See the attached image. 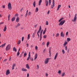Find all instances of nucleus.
Masks as SVG:
<instances>
[{
  "label": "nucleus",
  "mask_w": 77,
  "mask_h": 77,
  "mask_svg": "<svg viewBox=\"0 0 77 77\" xmlns=\"http://www.w3.org/2000/svg\"><path fill=\"white\" fill-rule=\"evenodd\" d=\"M7 28H6V25H5L4 29L3 30L4 32H5Z\"/></svg>",
  "instance_id": "2eb2a0df"
},
{
  "label": "nucleus",
  "mask_w": 77,
  "mask_h": 77,
  "mask_svg": "<svg viewBox=\"0 0 77 77\" xmlns=\"http://www.w3.org/2000/svg\"><path fill=\"white\" fill-rule=\"evenodd\" d=\"M49 44H50V42H48L47 44V47H48V45H49Z\"/></svg>",
  "instance_id": "473e14b6"
},
{
  "label": "nucleus",
  "mask_w": 77,
  "mask_h": 77,
  "mask_svg": "<svg viewBox=\"0 0 77 77\" xmlns=\"http://www.w3.org/2000/svg\"><path fill=\"white\" fill-rule=\"evenodd\" d=\"M35 37V33H33L32 35V38H34Z\"/></svg>",
  "instance_id": "de8ad7c7"
},
{
  "label": "nucleus",
  "mask_w": 77,
  "mask_h": 77,
  "mask_svg": "<svg viewBox=\"0 0 77 77\" xmlns=\"http://www.w3.org/2000/svg\"><path fill=\"white\" fill-rule=\"evenodd\" d=\"M50 14V11H48V12L47 13V14Z\"/></svg>",
  "instance_id": "69168bd1"
},
{
  "label": "nucleus",
  "mask_w": 77,
  "mask_h": 77,
  "mask_svg": "<svg viewBox=\"0 0 77 77\" xmlns=\"http://www.w3.org/2000/svg\"><path fill=\"white\" fill-rule=\"evenodd\" d=\"M76 20H77V17H74V20L72 19V21L73 22H75Z\"/></svg>",
  "instance_id": "f8f14e48"
},
{
  "label": "nucleus",
  "mask_w": 77,
  "mask_h": 77,
  "mask_svg": "<svg viewBox=\"0 0 77 77\" xmlns=\"http://www.w3.org/2000/svg\"><path fill=\"white\" fill-rule=\"evenodd\" d=\"M59 36V33L57 34V35H56V37H57V36Z\"/></svg>",
  "instance_id": "a18cd8bd"
},
{
  "label": "nucleus",
  "mask_w": 77,
  "mask_h": 77,
  "mask_svg": "<svg viewBox=\"0 0 77 77\" xmlns=\"http://www.w3.org/2000/svg\"><path fill=\"white\" fill-rule=\"evenodd\" d=\"M19 55H20V52H19V51H18L17 54V56L18 57Z\"/></svg>",
  "instance_id": "4c0bfd02"
},
{
  "label": "nucleus",
  "mask_w": 77,
  "mask_h": 77,
  "mask_svg": "<svg viewBox=\"0 0 77 77\" xmlns=\"http://www.w3.org/2000/svg\"><path fill=\"white\" fill-rule=\"evenodd\" d=\"M41 29H42V28H41V26H40V28L38 30H40L41 31Z\"/></svg>",
  "instance_id": "09e8293b"
},
{
  "label": "nucleus",
  "mask_w": 77,
  "mask_h": 77,
  "mask_svg": "<svg viewBox=\"0 0 77 77\" xmlns=\"http://www.w3.org/2000/svg\"><path fill=\"white\" fill-rule=\"evenodd\" d=\"M10 16H11V15L10 14H9L8 16V21H9V18H10Z\"/></svg>",
  "instance_id": "49530a36"
},
{
  "label": "nucleus",
  "mask_w": 77,
  "mask_h": 77,
  "mask_svg": "<svg viewBox=\"0 0 77 77\" xmlns=\"http://www.w3.org/2000/svg\"><path fill=\"white\" fill-rule=\"evenodd\" d=\"M26 68L28 69H30V67H29V64H27L26 65Z\"/></svg>",
  "instance_id": "9d476101"
},
{
  "label": "nucleus",
  "mask_w": 77,
  "mask_h": 77,
  "mask_svg": "<svg viewBox=\"0 0 77 77\" xmlns=\"http://www.w3.org/2000/svg\"><path fill=\"white\" fill-rule=\"evenodd\" d=\"M47 31V28H45V29L44 31L43 32V35H44L45 33V32H46Z\"/></svg>",
  "instance_id": "aec40b11"
},
{
  "label": "nucleus",
  "mask_w": 77,
  "mask_h": 77,
  "mask_svg": "<svg viewBox=\"0 0 77 77\" xmlns=\"http://www.w3.org/2000/svg\"><path fill=\"white\" fill-rule=\"evenodd\" d=\"M45 75L46 77H47V76H48V74H47V73H45Z\"/></svg>",
  "instance_id": "e2e57ef3"
},
{
  "label": "nucleus",
  "mask_w": 77,
  "mask_h": 77,
  "mask_svg": "<svg viewBox=\"0 0 77 77\" xmlns=\"http://www.w3.org/2000/svg\"><path fill=\"white\" fill-rule=\"evenodd\" d=\"M65 20H64L62 21H61L60 22V23L59 24V26H62L64 23H65Z\"/></svg>",
  "instance_id": "7ed1b4c3"
},
{
  "label": "nucleus",
  "mask_w": 77,
  "mask_h": 77,
  "mask_svg": "<svg viewBox=\"0 0 77 77\" xmlns=\"http://www.w3.org/2000/svg\"><path fill=\"white\" fill-rule=\"evenodd\" d=\"M39 11V9L38 7L36 8L35 9V12H38V11Z\"/></svg>",
  "instance_id": "6ab92c4d"
},
{
  "label": "nucleus",
  "mask_w": 77,
  "mask_h": 77,
  "mask_svg": "<svg viewBox=\"0 0 77 77\" xmlns=\"http://www.w3.org/2000/svg\"><path fill=\"white\" fill-rule=\"evenodd\" d=\"M58 74H61V71L60 70H59L58 71Z\"/></svg>",
  "instance_id": "c03bdc74"
},
{
  "label": "nucleus",
  "mask_w": 77,
  "mask_h": 77,
  "mask_svg": "<svg viewBox=\"0 0 77 77\" xmlns=\"http://www.w3.org/2000/svg\"><path fill=\"white\" fill-rule=\"evenodd\" d=\"M38 46H35V50H38Z\"/></svg>",
  "instance_id": "603ef678"
},
{
  "label": "nucleus",
  "mask_w": 77,
  "mask_h": 77,
  "mask_svg": "<svg viewBox=\"0 0 77 77\" xmlns=\"http://www.w3.org/2000/svg\"><path fill=\"white\" fill-rule=\"evenodd\" d=\"M46 25H48V21H46Z\"/></svg>",
  "instance_id": "8fccbe9b"
},
{
  "label": "nucleus",
  "mask_w": 77,
  "mask_h": 77,
  "mask_svg": "<svg viewBox=\"0 0 77 77\" xmlns=\"http://www.w3.org/2000/svg\"><path fill=\"white\" fill-rule=\"evenodd\" d=\"M39 68V65H37V69H38Z\"/></svg>",
  "instance_id": "3c124183"
},
{
  "label": "nucleus",
  "mask_w": 77,
  "mask_h": 77,
  "mask_svg": "<svg viewBox=\"0 0 77 77\" xmlns=\"http://www.w3.org/2000/svg\"><path fill=\"white\" fill-rule=\"evenodd\" d=\"M24 41V37H22V41Z\"/></svg>",
  "instance_id": "5fc2aeb1"
},
{
  "label": "nucleus",
  "mask_w": 77,
  "mask_h": 77,
  "mask_svg": "<svg viewBox=\"0 0 77 77\" xmlns=\"http://www.w3.org/2000/svg\"><path fill=\"white\" fill-rule=\"evenodd\" d=\"M43 32V29H42L40 33V35H42V33Z\"/></svg>",
  "instance_id": "e433bc0d"
},
{
  "label": "nucleus",
  "mask_w": 77,
  "mask_h": 77,
  "mask_svg": "<svg viewBox=\"0 0 77 77\" xmlns=\"http://www.w3.org/2000/svg\"><path fill=\"white\" fill-rule=\"evenodd\" d=\"M60 36L61 37L63 38L65 36V34L63 33V32H61L60 34Z\"/></svg>",
  "instance_id": "6e6552de"
},
{
  "label": "nucleus",
  "mask_w": 77,
  "mask_h": 77,
  "mask_svg": "<svg viewBox=\"0 0 77 77\" xmlns=\"http://www.w3.org/2000/svg\"><path fill=\"white\" fill-rule=\"evenodd\" d=\"M13 51H15V52H16V51H17V49H16V48H15V47H14L13 48Z\"/></svg>",
  "instance_id": "c756f323"
},
{
  "label": "nucleus",
  "mask_w": 77,
  "mask_h": 77,
  "mask_svg": "<svg viewBox=\"0 0 77 77\" xmlns=\"http://www.w3.org/2000/svg\"><path fill=\"white\" fill-rule=\"evenodd\" d=\"M30 59H31V57H30V52H29V53L28 57L26 60H29Z\"/></svg>",
  "instance_id": "39448f33"
},
{
  "label": "nucleus",
  "mask_w": 77,
  "mask_h": 77,
  "mask_svg": "<svg viewBox=\"0 0 77 77\" xmlns=\"http://www.w3.org/2000/svg\"><path fill=\"white\" fill-rule=\"evenodd\" d=\"M37 57H38V54H36L34 56V60H36Z\"/></svg>",
  "instance_id": "0eeeda50"
},
{
  "label": "nucleus",
  "mask_w": 77,
  "mask_h": 77,
  "mask_svg": "<svg viewBox=\"0 0 77 77\" xmlns=\"http://www.w3.org/2000/svg\"><path fill=\"white\" fill-rule=\"evenodd\" d=\"M22 71H27V69L23 68L22 69Z\"/></svg>",
  "instance_id": "f3484780"
},
{
  "label": "nucleus",
  "mask_w": 77,
  "mask_h": 77,
  "mask_svg": "<svg viewBox=\"0 0 77 77\" xmlns=\"http://www.w3.org/2000/svg\"><path fill=\"white\" fill-rule=\"evenodd\" d=\"M30 39V34H28L27 37V39L29 40Z\"/></svg>",
  "instance_id": "72a5a7b5"
},
{
  "label": "nucleus",
  "mask_w": 77,
  "mask_h": 77,
  "mask_svg": "<svg viewBox=\"0 0 77 77\" xmlns=\"http://www.w3.org/2000/svg\"><path fill=\"white\" fill-rule=\"evenodd\" d=\"M49 59H50L49 58H47L46 59L45 61V64H47V63H48Z\"/></svg>",
  "instance_id": "20e7f679"
},
{
  "label": "nucleus",
  "mask_w": 77,
  "mask_h": 77,
  "mask_svg": "<svg viewBox=\"0 0 77 77\" xmlns=\"http://www.w3.org/2000/svg\"><path fill=\"white\" fill-rule=\"evenodd\" d=\"M8 9L9 10H11L12 9V7L11 6V3L10 2L8 3Z\"/></svg>",
  "instance_id": "f03ea898"
},
{
  "label": "nucleus",
  "mask_w": 77,
  "mask_h": 77,
  "mask_svg": "<svg viewBox=\"0 0 77 77\" xmlns=\"http://www.w3.org/2000/svg\"><path fill=\"white\" fill-rule=\"evenodd\" d=\"M67 40L68 42H69V41H71V38H67Z\"/></svg>",
  "instance_id": "4be33fe9"
},
{
  "label": "nucleus",
  "mask_w": 77,
  "mask_h": 77,
  "mask_svg": "<svg viewBox=\"0 0 77 77\" xmlns=\"http://www.w3.org/2000/svg\"><path fill=\"white\" fill-rule=\"evenodd\" d=\"M38 36V38H39V33H37Z\"/></svg>",
  "instance_id": "6e6d98bb"
},
{
  "label": "nucleus",
  "mask_w": 77,
  "mask_h": 77,
  "mask_svg": "<svg viewBox=\"0 0 77 77\" xmlns=\"http://www.w3.org/2000/svg\"><path fill=\"white\" fill-rule=\"evenodd\" d=\"M28 15L29 16L30 15H31V12H29L28 13Z\"/></svg>",
  "instance_id": "37998d69"
},
{
  "label": "nucleus",
  "mask_w": 77,
  "mask_h": 77,
  "mask_svg": "<svg viewBox=\"0 0 77 77\" xmlns=\"http://www.w3.org/2000/svg\"><path fill=\"white\" fill-rule=\"evenodd\" d=\"M42 2V0H40L38 3V5H39V6H40V5H41Z\"/></svg>",
  "instance_id": "412c9836"
},
{
  "label": "nucleus",
  "mask_w": 77,
  "mask_h": 77,
  "mask_svg": "<svg viewBox=\"0 0 77 77\" xmlns=\"http://www.w3.org/2000/svg\"><path fill=\"white\" fill-rule=\"evenodd\" d=\"M9 74H10V70H8L6 72V75H8Z\"/></svg>",
  "instance_id": "423d86ee"
},
{
  "label": "nucleus",
  "mask_w": 77,
  "mask_h": 77,
  "mask_svg": "<svg viewBox=\"0 0 77 77\" xmlns=\"http://www.w3.org/2000/svg\"><path fill=\"white\" fill-rule=\"evenodd\" d=\"M15 66H16V64H14L12 66V70H13V69H14Z\"/></svg>",
  "instance_id": "ddd939ff"
},
{
  "label": "nucleus",
  "mask_w": 77,
  "mask_h": 77,
  "mask_svg": "<svg viewBox=\"0 0 77 77\" xmlns=\"http://www.w3.org/2000/svg\"><path fill=\"white\" fill-rule=\"evenodd\" d=\"M37 30V29H36L35 30L34 32V33H36V31Z\"/></svg>",
  "instance_id": "13d9d810"
},
{
  "label": "nucleus",
  "mask_w": 77,
  "mask_h": 77,
  "mask_svg": "<svg viewBox=\"0 0 77 77\" xmlns=\"http://www.w3.org/2000/svg\"><path fill=\"white\" fill-rule=\"evenodd\" d=\"M54 0H53V7H54Z\"/></svg>",
  "instance_id": "bb28decb"
},
{
  "label": "nucleus",
  "mask_w": 77,
  "mask_h": 77,
  "mask_svg": "<svg viewBox=\"0 0 77 77\" xmlns=\"http://www.w3.org/2000/svg\"><path fill=\"white\" fill-rule=\"evenodd\" d=\"M57 55H58V53H56V55L54 57V60H56V58H57Z\"/></svg>",
  "instance_id": "9b49d317"
},
{
  "label": "nucleus",
  "mask_w": 77,
  "mask_h": 77,
  "mask_svg": "<svg viewBox=\"0 0 77 77\" xmlns=\"http://www.w3.org/2000/svg\"><path fill=\"white\" fill-rule=\"evenodd\" d=\"M26 56H27V53L25 52L24 53L23 56L24 57H25Z\"/></svg>",
  "instance_id": "a878e982"
},
{
  "label": "nucleus",
  "mask_w": 77,
  "mask_h": 77,
  "mask_svg": "<svg viewBox=\"0 0 77 77\" xmlns=\"http://www.w3.org/2000/svg\"><path fill=\"white\" fill-rule=\"evenodd\" d=\"M62 52L63 53V54H64L65 53V50H64V49H63L62 50Z\"/></svg>",
  "instance_id": "7c9ffc66"
},
{
  "label": "nucleus",
  "mask_w": 77,
  "mask_h": 77,
  "mask_svg": "<svg viewBox=\"0 0 77 77\" xmlns=\"http://www.w3.org/2000/svg\"><path fill=\"white\" fill-rule=\"evenodd\" d=\"M66 36H68V32H67L66 33Z\"/></svg>",
  "instance_id": "680f3d73"
},
{
  "label": "nucleus",
  "mask_w": 77,
  "mask_h": 77,
  "mask_svg": "<svg viewBox=\"0 0 77 77\" xmlns=\"http://www.w3.org/2000/svg\"><path fill=\"white\" fill-rule=\"evenodd\" d=\"M4 23L3 22H1V23H0V25H1V24H4Z\"/></svg>",
  "instance_id": "774afa93"
},
{
  "label": "nucleus",
  "mask_w": 77,
  "mask_h": 77,
  "mask_svg": "<svg viewBox=\"0 0 77 77\" xmlns=\"http://www.w3.org/2000/svg\"><path fill=\"white\" fill-rule=\"evenodd\" d=\"M45 3L46 5V6H48V2L47 0H45Z\"/></svg>",
  "instance_id": "1a4fd4ad"
},
{
  "label": "nucleus",
  "mask_w": 77,
  "mask_h": 77,
  "mask_svg": "<svg viewBox=\"0 0 77 77\" xmlns=\"http://www.w3.org/2000/svg\"><path fill=\"white\" fill-rule=\"evenodd\" d=\"M11 45H10V44H9L6 48V51H8V50H9L11 49Z\"/></svg>",
  "instance_id": "f257e3e1"
},
{
  "label": "nucleus",
  "mask_w": 77,
  "mask_h": 77,
  "mask_svg": "<svg viewBox=\"0 0 77 77\" xmlns=\"http://www.w3.org/2000/svg\"><path fill=\"white\" fill-rule=\"evenodd\" d=\"M20 26V24L18 23L17 26H16V28H17V27H18V26Z\"/></svg>",
  "instance_id": "2f4dec72"
},
{
  "label": "nucleus",
  "mask_w": 77,
  "mask_h": 77,
  "mask_svg": "<svg viewBox=\"0 0 77 77\" xmlns=\"http://www.w3.org/2000/svg\"><path fill=\"white\" fill-rule=\"evenodd\" d=\"M67 44V42H65V43H64L63 45H64V46H65V45H66Z\"/></svg>",
  "instance_id": "f704fd0d"
},
{
  "label": "nucleus",
  "mask_w": 77,
  "mask_h": 77,
  "mask_svg": "<svg viewBox=\"0 0 77 77\" xmlns=\"http://www.w3.org/2000/svg\"><path fill=\"white\" fill-rule=\"evenodd\" d=\"M6 60H7V59H6L4 60L3 61V62H6Z\"/></svg>",
  "instance_id": "052dcab7"
},
{
  "label": "nucleus",
  "mask_w": 77,
  "mask_h": 77,
  "mask_svg": "<svg viewBox=\"0 0 77 77\" xmlns=\"http://www.w3.org/2000/svg\"><path fill=\"white\" fill-rule=\"evenodd\" d=\"M37 26V24H36L34 26V27L36 28Z\"/></svg>",
  "instance_id": "bf43d9fd"
},
{
  "label": "nucleus",
  "mask_w": 77,
  "mask_h": 77,
  "mask_svg": "<svg viewBox=\"0 0 77 77\" xmlns=\"http://www.w3.org/2000/svg\"><path fill=\"white\" fill-rule=\"evenodd\" d=\"M27 77H29V73H27Z\"/></svg>",
  "instance_id": "0e129e2a"
},
{
  "label": "nucleus",
  "mask_w": 77,
  "mask_h": 77,
  "mask_svg": "<svg viewBox=\"0 0 77 77\" xmlns=\"http://www.w3.org/2000/svg\"><path fill=\"white\" fill-rule=\"evenodd\" d=\"M41 32V31H40L39 30H38V32H37V33H39Z\"/></svg>",
  "instance_id": "4d7b16f0"
},
{
  "label": "nucleus",
  "mask_w": 77,
  "mask_h": 77,
  "mask_svg": "<svg viewBox=\"0 0 77 77\" xmlns=\"http://www.w3.org/2000/svg\"><path fill=\"white\" fill-rule=\"evenodd\" d=\"M20 43H21V40H20L17 42V44H18V45H20Z\"/></svg>",
  "instance_id": "b1692460"
},
{
  "label": "nucleus",
  "mask_w": 77,
  "mask_h": 77,
  "mask_svg": "<svg viewBox=\"0 0 77 77\" xmlns=\"http://www.w3.org/2000/svg\"><path fill=\"white\" fill-rule=\"evenodd\" d=\"M15 18L14 17H13L11 19V21L12 22H13V21H15Z\"/></svg>",
  "instance_id": "5701e85b"
},
{
  "label": "nucleus",
  "mask_w": 77,
  "mask_h": 77,
  "mask_svg": "<svg viewBox=\"0 0 77 77\" xmlns=\"http://www.w3.org/2000/svg\"><path fill=\"white\" fill-rule=\"evenodd\" d=\"M51 0H49L48 1L49 5H51Z\"/></svg>",
  "instance_id": "c9c22d12"
},
{
  "label": "nucleus",
  "mask_w": 77,
  "mask_h": 77,
  "mask_svg": "<svg viewBox=\"0 0 77 77\" xmlns=\"http://www.w3.org/2000/svg\"><path fill=\"white\" fill-rule=\"evenodd\" d=\"M5 45H6V43H5L4 44L2 45L1 47L3 48V47H5Z\"/></svg>",
  "instance_id": "cd10ccee"
},
{
  "label": "nucleus",
  "mask_w": 77,
  "mask_h": 77,
  "mask_svg": "<svg viewBox=\"0 0 77 77\" xmlns=\"http://www.w3.org/2000/svg\"><path fill=\"white\" fill-rule=\"evenodd\" d=\"M28 11H29L28 10H27L26 11V15L25 17H27V14L28 13Z\"/></svg>",
  "instance_id": "ea45409f"
},
{
  "label": "nucleus",
  "mask_w": 77,
  "mask_h": 77,
  "mask_svg": "<svg viewBox=\"0 0 77 77\" xmlns=\"http://www.w3.org/2000/svg\"><path fill=\"white\" fill-rule=\"evenodd\" d=\"M63 19V18H62L61 19H60L59 20V22H60V21H61V20H62Z\"/></svg>",
  "instance_id": "79ce46f5"
},
{
  "label": "nucleus",
  "mask_w": 77,
  "mask_h": 77,
  "mask_svg": "<svg viewBox=\"0 0 77 77\" xmlns=\"http://www.w3.org/2000/svg\"><path fill=\"white\" fill-rule=\"evenodd\" d=\"M16 21L17 22H18V21H19V17H17L16 18Z\"/></svg>",
  "instance_id": "c85d7f7f"
},
{
  "label": "nucleus",
  "mask_w": 77,
  "mask_h": 77,
  "mask_svg": "<svg viewBox=\"0 0 77 77\" xmlns=\"http://www.w3.org/2000/svg\"><path fill=\"white\" fill-rule=\"evenodd\" d=\"M34 8H35V6H36V2H35V1H34L33 4H32Z\"/></svg>",
  "instance_id": "dca6fc26"
},
{
  "label": "nucleus",
  "mask_w": 77,
  "mask_h": 77,
  "mask_svg": "<svg viewBox=\"0 0 77 77\" xmlns=\"http://www.w3.org/2000/svg\"><path fill=\"white\" fill-rule=\"evenodd\" d=\"M49 56L51 57V48H50L49 50Z\"/></svg>",
  "instance_id": "4468645a"
},
{
  "label": "nucleus",
  "mask_w": 77,
  "mask_h": 77,
  "mask_svg": "<svg viewBox=\"0 0 77 77\" xmlns=\"http://www.w3.org/2000/svg\"><path fill=\"white\" fill-rule=\"evenodd\" d=\"M60 7H61V5H59L57 8V11H59V9Z\"/></svg>",
  "instance_id": "a211bd4d"
},
{
  "label": "nucleus",
  "mask_w": 77,
  "mask_h": 77,
  "mask_svg": "<svg viewBox=\"0 0 77 77\" xmlns=\"http://www.w3.org/2000/svg\"><path fill=\"white\" fill-rule=\"evenodd\" d=\"M45 44V42H43L42 43V45H44Z\"/></svg>",
  "instance_id": "338daca9"
},
{
  "label": "nucleus",
  "mask_w": 77,
  "mask_h": 77,
  "mask_svg": "<svg viewBox=\"0 0 77 77\" xmlns=\"http://www.w3.org/2000/svg\"><path fill=\"white\" fill-rule=\"evenodd\" d=\"M65 73L63 72V73L62 75H61L62 77H63V76H65Z\"/></svg>",
  "instance_id": "393cba45"
},
{
  "label": "nucleus",
  "mask_w": 77,
  "mask_h": 77,
  "mask_svg": "<svg viewBox=\"0 0 77 77\" xmlns=\"http://www.w3.org/2000/svg\"><path fill=\"white\" fill-rule=\"evenodd\" d=\"M47 38V35H44L43 36V38H44L45 39V38Z\"/></svg>",
  "instance_id": "58836bf2"
},
{
  "label": "nucleus",
  "mask_w": 77,
  "mask_h": 77,
  "mask_svg": "<svg viewBox=\"0 0 77 77\" xmlns=\"http://www.w3.org/2000/svg\"><path fill=\"white\" fill-rule=\"evenodd\" d=\"M65 50L67 51V46H66L65 47Z\"/></svg>",
  "instance_id": "864d4df0"
},
{
  "label": "nucleus",
  "mask_w": 77,
  "mask_h": 77,
  "mask_svg": "<svg viewBox=\"0 0 77 77\" xmlns=\"http://www.w3.org/2000/svg\"><path fill=\"white\" fill-rule=\"evenodd\" d=\"M40 41H41V39H42V35H40Z\"/></svg>",
  "instance_id": "a19ab883"
}]
</instances>
